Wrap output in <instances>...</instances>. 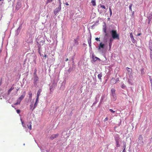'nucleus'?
<instances>
[{"instance_id":"13d9d810","label":"nucleus","mask_w":152,"mask_h":152,"mask_svg":"<svg viewBox=\"0 0 152 152\" xmlns=\"http://www.w3.org/2000/svg\"><path fill=\"white\" fill-rule=\"evenodd\" d=\"M58 0V1H59H59H61V0Z\"/></svg>"},{"instance_id":"8fccbe9b","label":"nucleus","mask_w":152,"mask_h":152,"mask_svg":"<svg viewBox=\"0 0 152 152\" xmlns=\"http://www.w3.org/2000/svg\"><path fill=\"white\" fill-rule=\"evenodd\" d=\"M109 11H110H110H112L111 9V8H110V7H109Z\"/></svg>"},{"instance_id":"a19ab883","label":"nucleus","mask_w":152,"mask_h":152,"mask_svg":"<svg viewBox=\"0 0 152 152\" xmlns=\"http://www.w3.org/2000/svg\"><path fill=\"white\" fill-rule=\"evenodd\" d=\"M128 83H129L131 84V85H133L132 83L129 80H128Z\"/></svg>"},{"instance_id":"6e6d98bb","label":"nucleus","mask_w":152,"mask_h":152,"mask_svg":"<svg viewBox=\"0 0 152 152\" xmlns=\"http://www.w3.org/2000/svg\"><path fill=\"white\" fill-rule=\"evenodd\" d=\"M41 42H42V44H43L44 43V41H41Z\"/></svg>"},{"instance_id":"7ed1b4c3","label":"nucleus","mask_w":152,"mask_h":152,"mask_svg":"<svg viewBox=\"0 0 152 152\" xmlns=\"http://www.w3.org/2000/svg\"><path fill=\"white\" fill-rule=\"evenodd\" d=\"M61 7H58L55 9V10L54 11V12L55 15H56V14L59 12L61 10Z\"/></svg>"},{"instance_id":"5fc2aeb1","label":"nucleus","mask_w":152,"mask_h":152,"mask_svg":"<svg viewBox=\"0 0 152 152\" xmlns=\"http://www.w3.org/2000/svg\"><path fill=\"white\" fill-rule=\"evenodd\" d=\"M68 60V58H66L65 60L66 61H67Z\"/></svg>"},{"instance_id":"680f3d73","label":"nucleus","mask_w":152,"mask_h":152,"mask_svg":"<svg viewBox=\"0 0 152 152\" xmlns=\"http://www.w3.org/2000/svg\"><path fill=\"white\" fill-rule=\"evenodd\" d=\"M1 82L0 83V85H1Z\"/></svg>"},{"instance_id":"72a5a7b5","label":"nucleus","mask_w":152,"mask_h":152,"mask_svg":"<svg viewBox=\"0 0 152 152\" xmlns=\"http://www.w3.org/2000/svg\"><path fill=\"white\" fill-rule=\"evenodd\" d=\"M59 7H61V4H62L61 1H59Z\"/></svg>"},{"instance_id":"f03ea898","label":"nucleus","mask_w":152,"mask_h":152,"mask_svg":"<svg viewBox=\"0 0 152 152\" xmlns=\"http://www.w3.org/2000/svg\"><path fill=\"white\" fill-rule=\"evenodd\" d=\"M22 0H18V1L17 3V4L15 7V9L17 10H18L21 7V2Z\"/></svg>"},{"instance_id":"dca6fc26","label":"nucleus","mask_w":152,"mask_h":152,"mask_svg":"<svg viewBox=\"0 0 152 152\" xmlns=\"http://www.w3.org/2000/svg\"><path fill=\"white\" fill-rule=\"evenodd\" d=\"M115 90L114 88H112L111 89V95L115 94Z\"/></svg>"},{"instance_id":"4468645a","label":"nucleus","mask_w":152,"mask_h":152,"mask_svg":"<svg viewBox=\"0 0 152 152\" xmlns=\"http://www.w3.org/2000/svg\"><path fill=\"white\" fill-rule=\"evenodd\" d=\"M34 80L35 82L39 80V78L37 75L36 76H34Z\"/></svg>"},{"instance_id":"052dcab7","label":"nucleus","mask_w":152,"mask_h":152,"mask_svg":"<svg viewBox=\"0 0 152 152\" xmlns=\"http://www.w3.org/2000/svg\"><path fill=\"white\" fill-rule=\"evenodd\" d=\"M150 20H149V21H148V22H149L148 23H150Z\"/></svg>"},{"instance_id":"37998d69","label":"nucleus","mask_w":152,"mask_h":152,"mask_svg":"<svg viewBox=\"0 0 152 152\" xmlns=\"http://www.w3.org/2000/svg\"><path fill=\"white\" fill-rule=\"evenodd\" d=\"M141 73L142 74H144V72L143 71V69L141 70Z\"/></svg>"},{"instance_id":"69168bd1","label":"nucleus","mask_w":152,"mask_h":152,"mask_svg":"<svg viewBox=\"0 0 152 152\" xmlns=\"http://www.w3.org/2000/svg\"><path fill=\"white\" fill-rule=\"evenodd\" d=\"M12 107H14V106H13L12 105Z\"/></svg>"},{"instance_id":"3c124183","label":"nucleus","mask_w":152,"mask_h":152,"mask_svg":"<svg viewBox=\"0 0 152 152\" xmlns=\"http://www.w3.org/2000/svg\"><path fill=\"white\" fill-rule=\"evenodd\" d=\"M122 152H126V150L125 149H124L123 151Z\"/></svg>"},{"instance_id":"338daca9","label":"nucleus","mask_w":152,"mask_h":152,"mask_svg":"<svg viewBox=\"0 0 152 152\" xmlns=\"http://www.w3.org/2000/svg\"><path fill=\"white\" fill-rule=\"evenodd\" d=\"M30 42H28V43H29Z\"/></svg>"},{"instance_id":"a211bd4d","label":"nucleus","mask_w":152,"mask_h":152,"mask_svg":"<svg viewBox=\"0 0 152 152\" xmlns=\"http://www.w3.org/2000/svg\"><path fill=\"white\" fill-rule=\"evenodd\" d=\"M92 58L94 61H96L97 60H100V59L99 58L93 56L92 57Z\"/></svg>"},{"instance_id":"ddd939ff","label":"nucleus","mask_w":152,"mask_h":152,"mask_svg":"<svg viewBox=\"0 0 152 152\" xmlns=\"http://www.w3.org/2000/svg\"><path fill=\"white\" fill-rule=\"evenodd\" d=\"M112 96V100L113 101H114L116 100L117 99V96L116 94L111 95Z\"/></svg>"},{"instance_id":"20e7f679","label":"nucleus","mask_w":152,"mask_h":152,"mask_svg":"<svg viewBox=\"0 0 152 152\" xmlns=\"http://www.w3.org/2000/svg\"><path fill=\"white\" fill-rule=\"evenodd\" d=\"M126 69L128 71V74L129 75V77L132 76V70L131 69L128 67H126Z\"/></svg>"},{"instance_id":"603ef678","label":"nucleus","mask_w":152,"mask_h":152,"mask_svg":"<svg viewBox=\"0 0 152 152\" xmlns=\"http://www.w3.org/2000/svg\"><path fill=\"white\" fill-rule=\"evenodd\" d=\"M65 4L67 6H68L69 5V4L67 2L65 3Z\"/></svg>"},{"instance_id":"58836bf2","label":"nucleus","mask_w":152,"mask_h":152,"mask_svg":"<svg viewBox=\"0 0 152 152\" xmlns=\"http://www.w3.org/2000/svg\"><path fill=\"white\" fill-rule=\"evenodd\" d=\"M99 39V38H96L95 39L96 40V41H100Z\"/></svg>"},{"instance_id":"aec40b11","label":"nucleus","mask_w":152,"mask_h":152,"mask_svg":"<svg viewBox=\"0 0 152 152\" xmlns=\"http://www.w3.org/2000/svg\"><path fill=\"white\" fill-rule=\"evenodd\" d=\"M29 124H30L29 126L28 125V128L30 129L31 130V122H29Z\"/></svg>"},{"instance_id":"5701e85b","label":"nucleus","mask_w":152,"mask_h":152,"mask_svg":"<svg viewBox=\"0 0 152 152\" xmlns=\"http://www.w3.org/2000/svg\"><path fill=\"white\" fill-rule=\"evenodd\" d=\"M37 69H34V76L37 75Z\"/></svg>"},{"instance_id":"2f4dec72","label":"nucleus","mask_w":152,"mask_h":152,"mask_svg":"<svg viewBox=\"0 0 152 152\" xmlns=\"http://www.w3.org/2000/svg\"><path fill=\"white\" fill-rule=\"evenodd\" d=\"M150 57L151 59H152V51H151L150 53Z\"/></svg>"},{"instance_id":"7c9ffc66","label":"nucleus","mask_w":152,"mask_h":152,"mask_svg":"<svg viewBox=\"0 0 152 152\" xmlns=\"http://www.w3.org/2000/svg\"><path fill=\"white\" fill-rule=\"evenodd\" d=\"M109 110L110 111V112L112 113H115V111H113V110L111 109H110Z\"/></svg>"},{"instance_id":"473e14b6","label":"nucleus","mask_w":152,"mask_h":152,"mask_svg":"<svg viewBox=\"0 0 152 152\" xmlns=\"http://www.w3.org/2000/svg\"><path fill=\"white\" fill-rule=\"evenodd\" d=\"M20 120L21 121V123H22V124L23 126L24 127V122H23V121H22V119H20Z\"/></svg>"},{"instance_id":"0eeeda50","label":"nucleus","mask_w":152,"mask_h":152,"mask_svg":"<svg viewBox=\"0 0 152 152\" xmlns=\"http://www.w3.org/2000/svg\"><path fill=\"white\" fill-rule=\"evenodd\" d=\"M59 134H54L52 135L50 137V139L51 140H53L54 139L57 137L58 136Z\"/></svg>"},{"instance_id":"39448f33","label":"nucleus","mask_w":152,"mask_h":152,"mask_svg":"<svg viewBox=\"0 0 152 152\" xmlns=\"http://www.w3.org/2000/svg\"><path fill=\"white\" fill-rule=\"evenodd\" d=\"M25 91H24V94H23L22 95L20 96V97L18 98V101H20V102L23 99L24 97L25 96Z\"/></svg>"},{"instance_id":"4d7b16f0","label":"nucleus","mask_w":152,"mask_h":152,"mask_svg":"<svg viewBox=\"0 0 152 152\" xmlns=\"http://www.w3.org/2000/svg\"><path fill=\"white\" fill-rule=\"evenodd\" d=\"M19 90V88H18L17 89H16V90L17 91H18Z\"/></svg>"},{"instance_id":"4c0bfd02","label":"nucleus","mask_w":152,"mask_h":152,"mask_svg":"<svg viewBox=\"0 0 152 152\" xmlns=\"http://www.w3.org/2000/svg\"><path fill=\"white\" fill-rule=\"evenodd\" d=\"M123 148H124V149L126 150V145L125 144L123 146Z\"/></svg>"},{"instance_id":"774afa93","label":"nucleus","mask_w":152,"mask_h":152,"mask_svg":"<svg viewBox=\"0 0 152 152\" xmlns=\"http://www.w3.org/2000/svg\"><path fill=\"white\" fill-rule=\"evenodd\" d=\"M151 90H152V87L151 88Z\"/></svg>"},{"instance_id":"c85d7f7f","label":"nucleus","mask_w":152,"mask_h":152,"mask_svg":"<svg viewBox=\"0 0 152 152\" xmlns=\"http://www.w3.org/2000/svg\"><path fill=\"white\" fill-rule=\"evenodd\" d=\"M149 48L151 51H152V45H150L149 46Z\"/></svg>"},{"instance_id":"09e8293b","label":"nucleus","mask_w":152,"mask_h":152,"mask_svg":"<svg viewBox=\"0 0 152 152\" xmlns=\"http://www.w3.org/2000/svg\"><path fill=\"white\" fill-rule=\"evenodd\" d=\"M150 81L151 84L152 85V79H151L150 80Z\"/></svg>"},{"instance_id":"864d4df0","label":"nucleus","mask_w":152,"mask_h":152,"mask_svg":"<svg viewBox=\"0 0 152 152\" xmlns=\"http://www.w3.org/2000/svg\"><path fill=\"white\" fill-rule=\"evenodd\" d=\"M47 57V56L45 54L44 56V57H45V58H46Z\"/></svg>"},{"instance_id":"a878e982","label":"nucleus","mask_w":152,"mask_h":152,"mask_svg":"<svg viewBox=\"0 0 152 152\" xmlns=\"http://www.w3.org/2000/svg\"><path fill=\"white\" fill-rule=\"evenodd\" d=\"M52 1H53V0H47V2L46 3V4H48L49 3H50V2H52Z\"/></svg>"},{"instance_id":"9d476101","label":"nucleus","mask_w":152,"mask_h":152,"mask_svg":"<svg viewBox=\"0 0 152 152\" xmlns=\"http://www.w3.org/2000/svg\"><path fill=\"white\" fill-rule=\"evenodd\" d=\"M39 101V99H36V101L35 102V103H34V107L33 109H32V111H33L34 110L36 107L37 105L38 102Z\"/></svg>"},{"instance_id":"2eb2a0df","label":"nucleus","mask_w":152,"mask_h":152,"mask_svg":"<svg viewBox=\"0 0 152 152\" xmlns=\"http://www.w3.org/2000/svg\"><path fill=\"white\" fill-rule=\"evenodd\" d=\"M92 6H96V2L95 0H92L91 1Z\"/></svg>"},{"instance_id":"9b49d317","label":"nucleus","mask_w":152,"mask_h":152,"mask_svg":"<svg viewBox=\"0 0 152 152\" xmlns=\"http://www.w3.org/2000/svg\"><path fill=\"white\" fill-rule=\"evenodd\" d=\"M116 83V81L115 78H112L110 80V83L114 84Z\"/></svg>"},{"instance_id":"393cba45","label":"nucleus","mask_w":152,"mask_h":152,"mask_svg":"<svg viewBox=\"0 0 152 152\" xmlns=\"http://www.w3.org/2000/svg\"><path fill=\"white\" fill-rule=\"evenodd\" d=\"M100 6L102 8L104 9H106V7L104 6V5H102V4H100Z\"/></svg>"},{"instance_id":"cd10ccee","label":"nucleus","mask_w":152,"mask_h":152,"mask_svg":"<svg viewBox=\"0 0 152 152\" xmlns=\"http://www.w3.org/2000/svg\"><path fill=\"white\" fill-rule=\"evenodd\" d=\"M88 44H89V46H91V39L90 40L88 41Z\"/></svg>"},{"instance_id":"f257e3e1","label":"nucleus","mask_w":152,"mask_h":152,"mask_svg":"<svg viewBox=\"0 0 152 152\" xmlns=\"http://www.w3.org/2000/svg\"><path fill=\"white\" fill-rule=\"evenodd\" d=\"M111 34L112 37L113 39H119V35L117 34V31L115 30H112L111 31Z\"/></svg>"},{"instance_id":"f704fd0d","label":"nucleus","mask_w":152,"mask_h":152,"mask_svg":"<svg viewBox=\"0 0 152 152\" xmlns=\"http://www.w3.org/2000/svg\"><path fill=\"white\" fill-rule=\"evenodd\" d=\"M16 111L19 114L20 113V111L19 110H17Z\"/></svg>"},{"instance_id":"49530a36","label":"nucleus","mask_w":152,"mask_h":152,"mask_svg":"<svg viewBox=\"0 0 152 152\" xmlns=\"http://www.w3.org/2000/svg\"><path fill=\"white\" fill-rule=\"evenodd\" d=\"M116 82L117 81H119V78H118L116 79L115 80Z\"/></svg>"},{"instance_id":"ea45409f","label":"nucleus","mask_w":152,"mask_h":152,"mask_svg":"<svg viewBox=\"0 0 152 152\" xmlns=\"http://www.w3.org/2000/svg\"><path fill=\"white\" fill-rule=\"evenodd\" d=\"M132 6V4H131L129 6V9L130 10H132L131 7Z\"/></svg>"},{"instance_id":"a18cd8bd","label":"nucleus","mask_w":152,"mask_h":152,"mask_svg":"<svg viewBox=\"0 0 152 152\" xmlns=\"http://www.w3.org/2000/svg\"><path fill=\"white\" fill-rule=\"evenodd\" d=\"M141 33H140L139 34H137V36H140L141 35Z\"/></svg>"},{"instance_id":"423d86ee","label":"nucleus","mask_w":152,"mask_h":152,"mask_svg":"<svg viewBox=\"0 0 152 152\" xmlns=\"http://www.w3.org/2000/svg\"><path fill=\"white\" fill-rule=\"evenodd\" d=\"M119 136L118 135L117 137H116L115 138V140L116 142V146L117 147H119L120 146V145L119 143Z\"/></svg>"},{"instance_id":"0e129e2a","label":"nucleus","mask_w":152,"mask_h":152,"mask_svg":"<svg viewBox=\"0 0 152 152\" xmlns=\"http://www.w3.org/2000/svg\"><path fill=\"white\" fill-rule=\"evenodd\" d=\"M151 15H152V13H151Z\"/></svg>"},{"instance_id":"bf43d9fd","label":"nucleus","mask_w":152,"mask_h":152,"mask_svg":"<svg viewBox=\"0 0 152 152\" xmlns=\"http://www.w3.org/2000/svg\"><path fill=\"white\" fill-rule=\"evenodd\" d=\"M150 20H149V21H148V22H149L148 23H150Z\"/></svg>"},{"instance_id":"e433bc0d","label":"nucleus","mask_w":152,"mask_h":152,"mask_svg":"<svg viewBox=\"0 0 152 152\" xmlns=\"http://www.w3.org/2000/svg\"><path fill=\"white\" fill-rule=\"evenodd\" d=\"M108 120V118L107 117H106L104 119V121L105 122L107 121Z\"/></svg>"},{"instance_id":"de8ad7c7","label":"nucleus","mask_w":152,"mask_h":152,"mask_svg":"<svg viewBox=\"0 0 152 152\" xmlns=\"http://www.w3.org/2000/svg\"><path fill=\"white\" fill-rule=\"evenodd\" d=\"M110 16H111L112 15V11H110Z\"/></svg>"},{"instance_id":"f3484780","label":"nucleus","mask_w":152,"mask_h":152,"mask_svg":"<svg viewBox=\"0 0 152 152\" xmlns=\"http://www.w3.org/2000/svg\"><path fill=\"white\" fill-rule=\"evenodd\" d=\"M103 30L104 32L105 33V36H107V31H106L107 28H106V27H104L103 28Z\"/></svg>"},{"instance_id":"1a4fd4ad","label":"nucleus","mask_w":152,"mask_h":152,"mask_svg":"<svg viewBox=\"0 0 152 152\" xmlns=\"http://www.w3.org/2000/svg\"><path fill=\"white\" fill-rule=\"evenodd\" d=\"M143 137L141 135H140L138 137V141L139 142L143 143Z\"/></svg>"},{"instance_id":"c03bdc74","label":"nucleus","mask_w":152,"mask_h":152,"mask_svg":"<svg viewBox=\"0 0 152 152\" xmlns=\"http://www.w3.org/2000/svg\"><path fill=\"white\" fill-rule=\"evenodd\" d=\"M30 109H31L33 107V104H30Z\"/></svg>"},{"instance_id":"4be33fe9","label":"nucleus","mask_w":152,"mask_h":152,"mask_svg":"<svg viewBox=\"0 0 152 152\" xmlns=\"http://www.w3.org/2000/svg\"><path fill=\"white\" fill-rule=\"evenodd\" d=\"M113 41V39L112 38H110V42L109 43V46L110 47L111 45H112V42Z\"/></svg>"},{"instance_id":"79ce46f5","label":"nucleus","mask_w":152,"mask_h":152,"mask_svg":"<svg viewBox=\"0 0 152 152\" xmlns=\"http://www.w3.org/2000/svg\"><path fill=\"white\" fill-rule=\"evenodd\" d=\"M19 102H16V103H15V105H17L18 104H20V101H19Z\"/></svg>"},{"instance_id":"bb28decb","label":"nucleus","mask_w":152,"mask_h":152,"mask_svg":"<svg viewBox=\"0 0 152 152\" xmlns=\"http://www.w3.org/2000/svg\"><path fill=\"white\" fill-rule=\"evenodd\" d=\"M130 37L131 39H132V38H133V34L132 33H131L130 34Z\"/></svg>"},{"instance_id":"6ab92c4d","label":"nucleus","mask_w":152,"mask_h":152,"mask_svg":"<svg viewBox=\"0 0 152 152\" xmlns=\"http://www.w3.org/2000/svg\"><path fill=\"white\" fill-rule=\"evenodd\" d=\"M14 89V88L12 86L10 89L8 91V95H9L10 92Z\"/></svg>"},{"instance_id":"b1692460","label":"nucleus","mask_w":152,"mask_h":152,"mask_svg":"<svg viewBox=\"0 0 152 152\" xmlns=\"http://www.w3.org/2000/svg\"><path fill=\"white\" fill-rule=\"evenodd\" d=\"M28 95H29V97L31 99L32 97V93L31 92H29L28 93Z\"/></svg>"},{"instance_id":"6e6552de","label":"nucleus","mask_w":152,"mask_h":152,"mask_svg":"<svg viewBox=\"0 0 152 152\" xmlns=\"http://www.w3.org/2000/svg\"><path fill=\"white\" fill-rule=\"evenodd\" d=\"M42 90L40 88L38 90V91L37 92V98H36L37 99H39V95L40 94V93L42 92Z\"/></svg>"},{"instance_id":"f8f14e48","label":"nucleus","mask_w":152,"mask_h":152,"mask_svg":"<svg viewBox=\"0 0 152 152\" xmlns=\"http://www.w3.org/2000/svg\"><path fill=\"white\" fill-rule=\"evenodd\" d=\"M104 44H102V42L100 43L98 49L100 50L101 48H104Z\"/></svg>"},{"instance_id":"c756f323","label":"nucleus","mask_w":152,"mask_h":152,"mask_svg":"<svg viewBox=\"0 0 152 152\" xmlns=\"http://www.w3.org/2000/svg\"><path fill=\"white\" fill-rule=\"evenodd\" d=\"M125 87V85H124V84H123L122 85H121V88H124Z\"/></svg>"},{"instance_id":"412c9836","label":"nucleus","mask_w":152,"mask_h":152,"mask_svg":"<svg viewBox=\"0 0 152 152\" xmlns=\"http://www.w3.org/2000/svg\"><path fill=\"white\" fill-rule=\"evenodd\" d=\"M102 77V74L101 73L100 74H99L98 75V78L100 80H101V77Z\"/></svg>"},{"instance_id":"e2e57ef3","label":"nucleus","mask_w":152,"mask_h":152,"mask_svg":"<svg viewBox=\"0 0 152 152\" xmlns=\"http://www.w3.org/2000/svg\"><path fill=\"white\" fill-rule=\"evenodd\" d=\"M29 39H31V38H29Z\"/></svg>"},{"instance_id":"c9c22d12","label":"nucleus","mask_w":152,"mask_h":152,"mask_svg":"<svg viewBox=\"0 0 152 152\" xmlns=\"http://www.w3.org/2000/svg\"><path fill=\"white\" fill-rule=\"evenodd\" d=\"M132 39V42L133 43H134L135 40L134 38V37L132 38V39Z\"/></svg>"}]
</instances>
